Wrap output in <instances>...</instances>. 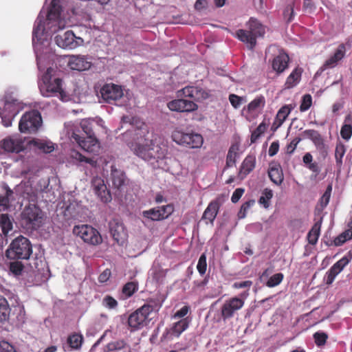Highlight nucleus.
Listing matches in <instances>:
<instances>
[{"mask_svg": "<svg viewBox=\"0 0 352 352\" xmlns=\"http://www.w3.org/2000/svg\"><path fill=\"white\" fill-rule=\"evenodd\" d=\"M56 69L48 67L38 82V88L44 97L59 96L66 100L68 95L63 88V80L56 76Z\"/></svg>", "mask_w": 352, "mask_h": 352, "instance_id": "nucleus-1", "label": "nucleus"}, {"mask_svg": "<svg viewBox=\"0 0 352 352\" xmlns=\"http://www.w3.org/2000/svg\"><path fill=\"white\" fill-rule=\"evenodd\" d=\"M80 126L87 135L81 137L80 135L73 133L72 138L78 143L82 149L87 153H95L100 150V143L95 135V126L97 124L93 120H82Z\"/></svg>", "mask_w": 352, "mask_h": 352, "instance_id": "nucleus-2", "label": "nucleus"}, {"mask_svg": "<svg viewBox=\"0 0 352 352\" xmlns=\"http://www.w3.org/2000/svg\"><path fill=\"white\" fill-rule=\"evenodd\" d=\"M121 128L129 125L124 136L132 138L129 143H142L150 139L148 138L149 129L147 124L141 119L130 116H124L121 119Z\"/></svg>", "mask_w": 352, "mask_h": 352, "instance_id": "nucleus-3", "label": "nucleus"}, {"mask_svg": "<svg viewBox=\"0 0 352 352\" xmlns=\"http://www.w3.org/2000/svg\"><path fill=\"white\" fill-rule=\"evenodd\" d=\"M133 153L146 162H157L163 159L165 152L162 148L155 144L153 140L142 143H128Z\"/></svg>", "mask_w": 352, "mask_h": 352, "instance_id": "nucleus-4", "label": "nucleus"}, {"mask_svg": "<svg viewBox=\"0 0 352 352\" xmlns=\"http://www.w3.org/2000/svg\"><path fill=\"white\" fill-rule=\"evenodd\" d=\"M248 30L240 29L236 31V37L242 42L248 45L249 48L253 49L256 44V38L263 36L265 27L257 19L250 18L247 23Z\"/></svg>", "mask_w": 352, "mask_h": 352, "instance_id": "nucleus-5", "label": "nucleus"}, {"mask_svg": "<svg viewBox=\"0 0 352 352\" xmlns=\"http://www.w3.org/2000/svg\"><path fill=\"white\" fill-rule=\"evenodd\" d=\"M32 254V246L28 239L19 236L12 241L6 252L10 259H28Z\"/></svg>", "mask_w": 352, "mask_h": 352, "instance_id": "nucleus-6", "label": "nucleus"}, {"mask_svg": "<svg viewBox=\"0 0 352 352\" xmlns=\"http://www.w3.org/2000/svg\"><path fill=\"white\" fill-rule=\"evenodd\" d=\"M153 307L148 304H144L128 317L127 323L131 331H136L142 329L150 322L149 315L153 312Z\"/></svg>", "mask_w": 352, "mask_h": 352, "instance_id": "nucleus-7", "label": "nucleus"}, {"mask_svg": "<svg viewBox=\"0 0 352 352\" xmlns=\"http://www.w3.org/2000/svg\"><path fill=\"white\" fill-rule=\"evenodd\" d=\"M43 214L36 205L30 204L25 207L21 214V222L23 227L28 230H36L42 225Z\"/></svg>", "mask_w": 352, "mask_h": 352, "instance_id": "nucleus-8", "label": "nucleus"}, {"mask_svg": "<svg viewBox=\"0 0 352 352\" xmlns=\"http://www.w3.org/2000/svg\"><path fill=\"white\" fill-rule=\"evenodd\" d=\"M73 234L80 237L85 243L91 245H98L102 242L100 232L89 225L75 226L73 228Z\"/></svg>", "mask_w": 352, "mask_h": 352, "instance_id": "nucleus-9", "label": "nucleus"}, {"mask_svg": "<svg viewBox=\"0 0 352 352\" xmlns=\"http://www.w3.org/2000/svg\"><path fill=\"white\" fill-rule=\"evenodd\" d=\"M42 124L41 113L37 110L26 112L21 117L19 129L21 133H36Z\"/></svg>", "mask_w": 352, "mask_h": 352, "instance_id": "nucleus-10", "label": "nucleus"}, {"mask_svg": "<svg viewBox=\"0 0 352 352\" xmlns=\"http://www.w3.org/2000/svg\"><path fill=\"white\" fill-rule=\"evenodd\" d=\"M248 295V292H244L239 297L234 296L226 300L220 309L222 319L223 320L230 319L235 313L241 309L245 305V299Z\"/></svg>", "mask_w": 352, "mask_h": 352, "instance_id": "nucleus-11", "label": "nucleus"}, {"mask_svg": "<svg viewBox=\"0 0 352 352\" xmlns=\"http://www.w3.org/2000/svg\"><path fill=\"white\" fill-rule=\"evenodd\" d=\"M173 140L177 144L195 148H200L204 142L203 137L198 133H185L175 130L172 133Z\"/></svg>", "mask_w": 352, "mask_h": 352, "instance_id": "nucleus-12", "label": "nucleus"}, {"mask_svg": "<svg viewBox=\"0 0 352 352\" xmlns=\"http://www.w3.org/2000/svg\"><path fill=\"white\" fill-rule=\"evenodd\" d=\"M61 10L60 0H52L46 19L47 25L51 29V32H56L61 28Z\"/></svg>", "mask_w": 352, "mask_h": 352, "instance_id": "nucleus-13", "label": "nucleus"}, {"mask_svg": "<svg viewBox=\"0 0 352 352\" xmlns=\"http://www.w3.org/2000/svg\"><path fill=\"white\" fill-rule=\"evenodd\" d=\"M109 227L113 240L119 245H123L128 238V233L123 223L118 219H113L110 221Z\"/></svg>", "mask_w": 352, "mask_h": 352, "instance_id": "nucleus-14", "label": "nucleus"}, {"mask_svg": "<svg viewBox=\"0 0 352 352\" xmlns=\"http://www.w3.org/2000/svg\"><path fill=\"white\" fill-rule=\"evenodd\" d=\"M177 97L189 98L195 101H201L209 97V94L199 87L186 86L184 88L177 91Z\"/></svg>", "mask_w": 352, "mask_h": 352, "instance_id": "nucleus-15", "label": "nucleus"}, {"mask_svg": "<svg viewBox=\"0 0 352 352\" xmlns=\"http://www.w3.org/2000/svg\"><path fill=\"white\" fill-rule=\"evenodd\" d=\"M102 98L106 102L111 103L122 98L123 91L121 86L109 83L104 85L100 89Z\"/></svg>", "mask_w": 352, "mask_h": 352, "instance_id": "nucleus-16", "label": "nucleus"}, {"mask_svg": "<svg viewBox=\"0 0 352 352\" xmlns=\"http://www.w3.org/2000/svg\"><path fill=\"white\" fill-rule=\"evenodd\" d=\"M167 107L172 111L181 113L192 112L198 109V105L195 102L183 98L168 102Z\"/></svg>", "mask_w": 352, "mask_h": 352, "instance_id": "nucleus-17", "label": "nucleus"}, {"mask_svg": "<svg viewBox=\"0 0 352 352\" xmlns=\"http://www.w3.org/2000/svg\"><path fill=\"white\" fill-rule=\"evenodd\" d=\"M1 147L8 153H19L25 148L24 141L18 137H8L1 143Z\"/></svg>", "mask_w": 352, "mask_h": 352, "instance_id": "nucleus-18", "label": "nucleus"}, {"mask_svg": "<svg viewBox=\"0 0 352 352\" xmlns=\"http://www.w3.org/2000/svg\"><path fill=\"white\" fill-rule=\"evenodd\" d=\"M304 137L310 139L317 150L320 152L323 157L327 155V151L324 143V140L318 131L314 129H307L302 133Z\"/></svg>", "mask_w": 352, "mask_h": 352, "instance_id": "nucleus-19", "label": "nucleus"}, {"mask_svg": "<svg viewBox=\"0 0 352 352\" xmlns=\"http://www.w3.org/2000/svg\"><path fill=\"white\" fill-rule=\"evenodd\" d=\"M92 186L95 193L104 203H109L112 197L110 191L107 189L104 182L100 178H96L92 181Z\"/></svg>", "mask_w": 352, "mask_h": 352, "instance_id": "nucleus-20", "label": "nucleus"}, {"mask_svg": "<svg viewBox=\"0 0 352 352\" xmlns=\"http://www.w3.org/2000/svg\"><path fill=\"white\" fill-rule=\"evenodd\" d=\"M221 206V201L219 198L210 201L204 210L201 219L206 221V223L213 222L219 212Z\"/></svg>", "mask_w": 352, "mask_h": 352, "instance_id": "nucleus-21", "label": "nucleus"}, {"mask_svg": "<svg viewBox=\"0 0 352 352\" xmlns=\"http://www.w3.org/2000/svg\"><path fill=\"white\" fill-rule=\"evenodd\" d=\"M72 31H67L63 35H57L55 41L60 47L74 49L78 45Z\"/></svg>", "mask_w": 352, "mask_h": 352, "instance_id": "nucleus-22", "label": "nucleus"}, {"mask_svg": "<svg viewBox=\"0 0 352 352\" xmlns=\"http://www.w3.org/2000/svg\"><path fill=\"white\" fill-rule=\"evenodd\" d=\"M256 166V157L253 155H247L243 160L239 168L238 177L240 179H243L249 175Z\"/></svg>", "mask_w": 352, "mask_h": 352, "instance_id": "nucleus-23", "label": "nucleus"}, {"mask_svg": "<svg viewBox=\"0 0 352 352\" xmlns=\"http://www.w3.org/2000/svg\"><path fill=\"white\" fill-rule=\"evenodd\" d=\"M345 52L346 47L344 44H340L335 51L334 54L324 62L322 66L323 69H325L327 68L334 67L337 65L338 62L344 58Z\"/></svg>", "mask_w": 352, "mask_h": 352, "instance_id": "nucleus-24", "label": "nucleus"}, {"mask_svg": "<svg viewBox=\"0 0 352 352\" xmlns=\"http://www.w3.org/2000/svg\"><path fill=\"white\" fill-rule=\"evenodd\" d=\"M289 60V56L283 51L280 52L279 54L275 56L272 61V68L278 74L283 72L288 67Z\"/></svg>", "mask_w": 352, "mask_h": 352, "instance_id": "nucleus-25", "label": "nucleus"}, {"mask_svg": "<svg viewBox=\"0 0 352 352\" xmlns=\"http://www.w3.org/2000/svg\"><path fill=\"white\" fill-rule=\"evenodd\" d=\"M91 65L84 56H73L69 60V65L74 70H86L90 68Z\"/></svg>", "mask_w": 352, "mask_h": 352, "instance_id": "nucleus-26", "label": "nucleus"}, {"mask_svg": "<svg viewBox=\"0 0 352 352\" xmlns=\"http://www.w3.org/2000/svg\"><path fill=\"white\" fill-rule=\"evenodd\" d=\"M125 179L124 172L112 165L111 167V180L113 186L116 189H120L124 185Z\"/></svg>", "mask_w": 352, "mask_h": 352, "instance_id": "nucleus-27", "label": "nucleus"}, {"mask_svg": "<svg viewBox=\"0 0 352 352\" xmlns=\"http://www.w3.org/2000/svg\"><path fill=\"white\" fill-rule=\"evenodd\" d=\"M268 176L270 180L275 184L279 186L283 182V173L279 164H271L268 170Z\"/></svg>", "mask_w": 352, "mask_h": 352, "instance_id": "nucleus-28", "label": "nucleus"}, {"mask_svg": "<svg viewBox=\"0 0 352 352\" xmlns=\"http://www.w3.org/2000/svg\"><path fill=\"white\" fill-rule=\"evenodd\" d=\"M291 111L292 107H289V105H284L278 111L275 120L272 126L274 131L276 130L283 124Z\"/></svg>", "mask_w": 352, "mask_h": 352, "instance_id": "nucleus-29", "label": "nucleus"}, {"mask_svg": "<svg viewBox=\"0 0 352 352\" xmlns=\"http://www.w3.org/2000/svg\"><path fill=\"white\" fill-rule=\"evenodd\" d=\"M30 144L45 153H50L54 150V144L50 140L34 138Z\"/></svg>", "mask_w": 352, "mask_h": 352, "instance_id": "nucleus-30", "label": "nucleus"}, {"mask_svg": "<svg viewBox=\"0 0 352 352\" xmlns=\"http://www.w3.org/2000/svg\"><path fill=\"white\" fill-rule=\"evenodd\" d=\"M1 187L4 195L0 194V212L5 211L10 207V199L14 193L6 183H3Z\"/></svg>", "mask_w": 352, "mask_h": 352, "instance_id": "nucleus-31", "label": "nucleus"}, {"mask_svg": "<svg viewBox=\"0 0 352 352\" xmlns=\"http://www.w3.org/2000/svg\"><path fill=\"white\" fill-rule=\"evenodd\" d=\"M302 72V70L301 68H295L287 78L286 82L285 83V88L291 89L295 87L300 82Z\"/></svg>", "mask_w": 352, "mask_h": 352, "instance_id": "nucleus-32", "label": "nucleus"}, {"mask_svg": "<svg viewBox=\"0 0 352 352\" xmlns=\"http://www.w3.org/2000/svg\"><path fill=\"white\" fill-rule=\"evenodd\" d=\"M12 230V221L8 214L0 215V234L6 236Z\"/></svg>", "mask_w": 352, "mask_h": 352, "instance_id": "nucleus-33", "label": "nucleus"}, {"mask_svg": "<svg viewBox=\"0 0 352 352\" xmlns=\"http://www.w3.org/2000/svg\"><path fill=\"white\" fill-rule=\"evenodd\" d=\"M321 223L322 218L314 224L308 232L307 239L309 244L315 245L317 243L320 234Z\"/></svg>", "mask_w": 352, "mask_h": 352, "instance_id": "nucleus-34", "label": "nucleus"}, {"mask_svg": "<svg viewBox=\"0 0 352 352\" xmlns=\"http://www.w3.org/2000/svg\"><path fill=\"white\" fill-rule=\"evenodd\" d=\"M45 22L43 19L38 18L32 32L33 43H35L36 39L37 41H40L42 39V36L45 31Z\"/></svg>", "mask_w": 352, "mask_h": 352, "instance_id": "nucleus-35", "label": "nucleus"}, {"mask_svg": "<svg viewBox=\"0 0 352 352\" xmlns=\"http://www.w3.org/2000/svg\"><path fill=\"white\" fill-rule=\"evenodd\" d=\"M83 340L84 338L82 335L78 333H73L67 338V343L69 346L72 349L75 350H78L81 348Z\"/></svg>", "mask_w": 352, "mask_h": 352, "instance_id": "nucleus-36", "label": "nucleus"}, {"mask_svg": "<svg viewBox=\"0 0 352 352\" xmlns=\"http://www.w3.org/2000/svg\"><path fill=\"white\" fill-rule=\"evenodd\" d=\"M138 288L139 285L137 281H130L124 284L122 289L123 299L131 297L138 290Z\"/></svg>", "mask_w": 352, "mask_h": 352, "instance_id": "nucleus-37", "label": "nucleus"}, {"mask_svg": "<svg viewBox=\"0 0 352 352\" xmlns=\"http://www.w3.org/2000/svg\"><path fill=\"white\" fill-rule=\"evenodd\" d=\"M189 322L188 318H182L175 322L171 329L172 334L178 338L188 327Z\"/></svg>", "mask_w": 352, "mask_h": 352, "instance_id": "nucleus-38", "label": "nucleus"}, {"mask_svg": "<svg viewBox=\"0 0 352 352\" xmlns=\"http://www.w3.org/2000/svg\"><path fill=\"white\" fill-rule=\"evenodd\" d=\"M19 102L16 99H6L1 111L16 116L19 110Z\"/></svg>", "mask_w": 352, "mask_h": 352, "instance_id": "nucleus-39", "label": "nucleus"}, {"mask_svg": "<svg viewBox=\"0 0 352 352\" xmlns=\"http://www.w3.org/2000/svg\"><path fill=\"white\" fill-rule=\"evenodd\" d=\"M142 214L145 218L153 221H159L165 218V208L162 207L161 210L151 209L145 210Z\"/></svg>", "mask_w": 352, "mask_h": 352, "instance_id": "nucleus-40", "label": "nucleus"}, {"mask_svg": "<svg viewBox=\"0 0 352 352\" xmlns=\"http://www.w3.org/2000/svg\"><path fill=\"white\" fill-rule=\"evenodd\" d=\"M344 122H345V123L342 126L341 130H340V135L343 139L348 140L351 138V137L352 135V124H351L352 118H351V115H348L345 118Z\"/></svg>", "mask_w": 352, "mask_h": 352, "instance_id": "nucleus-41", "label": "nucleus"}, {"mask_svg": "<svg viewBox=\"0 0 352 352\" xmlns=\"http://www.w3.org/2000/svg\"><path fill=\"white\" fill-rule=\"evenodd\" d=\"M265 104V97L262 95L257 96L251 101L247 106V111L249 113L254 112L258 109H262Z\"/></svg>", "mask_w": 352, "mask_h": 352, "instance_id": "nucleus-42", "label": "nucleus"}, {"mask_svg": "<svg viewBox=\"0 0 352 352\" xmlns=\"http://www.w3.org/2000/svg\"><path fill=\"white\" fill-rule=\"evenodd\" d=\"M10 312V308L6 298L0 295V321L6 320Z\"/></svg>", "mask_w": 352, "mask_h": 352, "instance_id": "nucleus-43", "label": "nucleus"}, {"mask_svg": "<svg viewBox=\"0 0 352 352\" xmlns=\"http://www.w3.org/2000/svg\"><path fill=\"white\" fill-rule=\"evenodd\" d=\"M126 346H129L127 343L124 340L121 339L109 342L106 345L105 349L107 352H111L120 351L125 349Z\"/></svg>", "mask_w": 352, "mask_h": 352, "instance_id": "nucleus-44", "label": "nucleus"}, {"mask_svg": "<svg viewBox=\"0 0 352 352\" xmlns=\"http://www.w3.org/2000/svg\"><path fill=\"white\" fill-rule=\"evenodd\" d=\"M71 157L79 162H85L91 164L92 166H96L97 162L92 157H88L77 151L73 150L71 153Z\"/></svg>", "mask_w": 352, "mask_h": 352, "instance_id": "nucleus-45", "label": "nucleus"}, {"mask_svg": "<svg viewBox=\"0 0 352 352\" xmlns=\"http://www.w3.org/2000/svg\"><path fill=\"white\" fill-rule=\"evenodd\" d=\"M349 263V259L346 256L342 257L341 259L334 263L329 270L331 273L335 274L336 276L340 274L346 265Z\"/></svg>", "mask_w": 352, "mask_h": 352, "instance_id": "nucleus-46", "label": "nucleus"}, {"mask_svg": "<svg viewBox=\"0 0 352 352\" xmlns=\"http://www.w3.org/2000/svg\"><path fill=\"white\" fill-rule=\"evenodd\" d=\"M273 197V191L269 188H265L262 192V195L258 199V203L263 205L265 208H268L270 201Z\"/></svg>", "mask_w": 352, "mask_h": 352, "instance_id": "nucleus-47", "label": "nucleus"}, {"mask_svg": "<svg viewBox=\"0 0 352 352\" xmlns=\"http://www.w3.org/2000/svg\"><path fill=\"white\" fill-rule=\"evenodd\" d=\"M267 129V125L264 122H262L257 128L252 131L251 134V142H255L260 136L265 133Z\"/></svg>", "mask_w": 352, "mask_h": 352, "instance_id": "nucleus-48", "label": "nucleus"}, {"mask_svg": "<svg viewBox=\"0 0 352 352\" xmlns=\"http://www.w3.org/2000/svg\"><path fill=\"white\" fill-rule=\"evenodd\" d=\"M352 239V230L349 229L341 233L336 239L335 244L341 245L346 241Z\"/></svg>", "mask_w": 352, "mask_h": 352, "instance_id": "nucleus-49", "label": "nucleus"}, {"mask_svg": "<svg viewBox=\"0 0 352 352\" xmlns=\"http://www.w3.org/2000/svg\"><path fill=\"white\" fill-rule=\"evenodd\" d=\"M282 273H276L272 276L266 283V285L269 287H274L278 285L283 279Z\"/></svg>", "mask_w": 352, "mask_h": 352, "instance_id": "nucleus-50", "label": "nucleus"}, {"mask_svg": "<svg viewBox=\"0 0 352 352\" xmlns=\"http://www.w3.org/2000/svg\"><path fill=\"white\" fill-rule=\"evenodd\" d=\"M229 101L234 109H238L242 103L245 102L247 100L245 97H241L232 94L229 96Z\"/></svg>", "mask_w": 352, "mask_h": 352, "instance_id": "nucleus-51", "label": "nucleus"}, {"mask_svg": "<svg viewBox=\"0 0 352 352\" xmlns=\"http://www.w3.org/2000/svg\"><path fill=\"white\" fill-rule=\"evenodd\" d=\"M346 152V148L344 144H337L335 151V158L338 164H341L342 162V157Z\"/></svg>", "mask_w": 352, "mask_h": 352, "instance_id": "nucleus-52", "label": "nucleus"}, {"mask_svg": "<svg viewBox=\"0 0 352 352\" xmlns=\"http://www.w3.org/2000/svg\"><path fill=\"white\" fill-rule=\"evenodd\" d=\"M332 191V186L331 184L328 185L326 190L320 198V205L322 208L326 207L330 200L331 195Z\"/></svg>", "mask_w": 352, "mask_h": 352, "instance_id": "nucleus-53", "label": "nucleus"}, {"mask_svg": "<svg viewBox=\"0 0 352 352\" xmlns=\"http://www.w3.org/2000/svg\"><path fill=\"white\" fill-rule=\"evenodd\" d=\"M315 343L318 346H321L325 344L328 338V335L324 332H316L314 334Z\"/></svg>", "mask_w": 352, "mask_h": 352, "instance_id": "nucleus-54", "label": "nucleus"}, {"mask_svg": "<svg viewBox=\"0 0 352 352\" xmlns=\"http://www.w3.org/2000/svg\"><path fill=\"white\" fill-rule=\"evenodd\" d=\"M102 305L105 307L113 309L118 307V301L112 296L107 295L105 296L102 300Z\"/></svg>", "mask_w": 352, "mask_h": 352, "instance_id": "nucleus-55", "label": "nucleus"}, {"mask_svg": "<svg viewBox=\"0 0 352 352\" xmlns=\"http://www.w3.org/2000/svg\"><path fill=\"white\" fill-rule=\"evenodd\" d=\"M197 269L201 275H204L206 272L207 262L206 256L204 253L202 254L199 258Z\"/></svg>", "mask_w": 352, "mask_h": 352, "instance_id": "nucleus-56", "label": "nucleus"}, {"mask_svg": "<svg viewBox=\"0 0 352 352\" xmlns=\"http://www.w3.org/2000/svg\"><path fill=\"white\" fill-rule=\"evenodd\" d=\"M294 16V4H288L284 10L283 16L287 23H290Z\"/></svg>", "mask_w": 352, "mask_h": 352, "instance_id": "nucleus-57", "label": "nucleus"}, {"mask_svg": "<svg viewBox=\"0 0 352 352\" xmlns=\"http://www.w3.org/2000/svg\"><path fill=\"white\" fill-rule=\"evenodd\" d=\"M16 116L12 114H8L7 113L1 111L0 109V117L1 118V122L3 126L6 127L10 126L12 122Z\"/></svg>", "mask_w": 352, "mask_h": 352, "instance_id": "nucleus-58", "label": "nucleus"}, {"mask_svg": "<svg viewBox=\"0 0 352 352\" xmlns=\"http://www.w3.org/2000/svg\"><path fill=\"white\" fill-rule=\"evenodd\" d=\"M312 104V98L309 94H305L303 96L302 102L300 106V110L301 111H305L308 110Z\"/></svg>", "mask_w": 352, "mask_h": 352, "instance_id": "nucleus-59", "label": "nucleus"}, {"mask_svg": "<svg viewBox=\"0 0 352 352\" xmlns=\"http://www.w3.org/2000/svg\"><path fill=\"white\" fill-rule=\"evenodd\" d=\"M236 155L237 153L233 151V147H230L226 157V167H231L235 164Z\"/></svg>", "mask_w": 352, "mask_h": 352, "instance_id": "nucleus-60", "label": "nucleus"}, {"mask_svg": "<svg viewBox=\"0 0 352 352\" xmlns=\"http://www.w3.org/2000/svg\"><path fill=\"white\" fill-rule=\"evenodd\" d=\"M0 352H19L16 348L6 340L0 341Z\"/></svg>", "mask_w": 352, "mask_h": 352, "instance_id": "nucleus-61", "label": "nucleus"}, {"mask_svg": "<svg viewBox=\"0 0 352 352\" xmlns=\"http://www.w3.org/2000/svg\"><path fill=\"white\" fill-rule=\"evenodd\" d=\"M10 270L15 275H19L23 270V265L18 261L12 262L10 265Z\"/></svg>", "mask_w": 352, "mask_h": 352, "instance_id": "nucleus-62", "label": "nucleus"}, {"mask_svg": "<svg viewBox=\"0 0 352 352\" xmlns=\"http://www.w3.org/2000/svg\"><path fill=\"white\" fill-rule=\"evenodd\" d=\"M301 139L300 138H296L291 141V142L287 145L285 148V152L287 154H292L294 152L298 144L300 142Z\"/></svg>", "mask_w": 352, "mask_h": 352, "instance_id": "nucleus-63", "label": "nucleus"}, {"mask_svg": "<svg viewBox=\"0 0 352 352\" xmlns=\"http://www.w3.org/2000/svg\"><path fill=\"white\" fill-rule=\"evenodd\" d=\"M245 192V190L242 188H236L232 193V195L231 197V201L232 203L236 204L237 203L242 195H243Z\"/></svg>", "mask_w": 352, "mask_h": 352, "instance_id": "nucleus-64", "label": "nucleus"}]
</instances>
